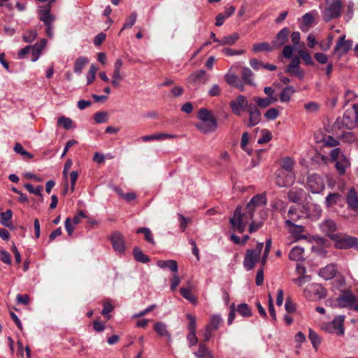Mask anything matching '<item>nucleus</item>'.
<instances>
[{
	"label": "nucleus",
	"mask_w": 358,
	"mask_h": 358,
	"mask_svg": "<svg viewBox=\"0 0 358 358\" xmlns=\"http://www.w3.org/2000/svg\"><path fill=\"white\" fill-rule=\"evenodd\" d=\"M111 243L115 251L124 252L125 250L124 241L122 234L119 232L114 233L111 236Z\"/></svg>",
	"instance_id": "obj_21"
},
{
	"label": "nucleus",
	"mask_w": 358,
	"mask_h": 358,
	"mask_svg": "<svg viewBox=\"0 0 358 358\" xmlns=\"http://www.w3.org/2000/svg\"><path fill=\"white\" fill-rule=\"evenodd\" d=\"M133 255L134 259L138 262L143 264L148 263L150 260V257L145 255L142 250L138 248L135 247L133 250Z\"/></svg>",
	"instance_id": "obj_31"
},
{
	"label": "nucleus",
	"mask_w": 358,
	"mask_h": 358,
	"mask_svg": "<svg viewBox=\"0 0 358 358\" xmlns=\"http://www.w3.org/2000/svg\"><path fill=\"white\" fill-rule=\"evenodd\" d=\"M266 203V194H260L252 196L244 208L237 206L229 219L231 229L239 234L243 233L246 225L253 218L254 213Z\"/></svg>",
	"instance_id": "obj_1"
},
{
	"label": "nucleus",
	"mask_w": 358,
	"mask_h": 358,
	"mask_svg": "<svg viewBox=\"0 0 358 358\" xmlns=\"http://www.w3.org/2000/svg\"><path fill=\"white\" fill-rule=\"evenodd\" d=\"M264 243H258L255 249H248L243 260V266L247 271L252 270L261 258Z\"/></svg>",
	"instance_id": "obj_4"
},
{
	"label": "nucleus",
	"mask_w": 358,
	"mask_h": 358,
	"mask_svg": "<svg viewBox=\"0 0 358 358\" xmlns=\"http://www.w3.org/2000/svg\"><path fill=\"white\" fill-rule=\"evenodd\" d=\"M97 67L95 64H92L90 66L89 72L87 76V84L90 85L95 79Z\"/></svg>",
	"instance_id": "obj_54"
},
{
	"label": "nucleus",
	"mask_w": 358,
	"mask_h": 358,
	"mask_svg": "<svg viewBox=\"0 0 358 358\" xmlns=\"http://www.w3.org/2000/svg\"><path fill=\"white\" fill-rule=\"evenodd\" d=\"M154 331L160 337H164L168 342L171 341V334L169 331L167 325L162 322H157L153 326Z\"/></svg>",
	"instance_id": "obj_20"
},
{
	"label": "nucleus",
	"mask_w": 358,
	"mask_h": 358,
	"mask_svg": "<svg viewBox=\"0 0 358 358\" xmlns=\"http://www.w3.org/2000/svg\"><path fill=\"white\" fill-rule=\"evenodd\" d=\"M50 5H45L40 7V9L38 10L39 20L43 22L45 26L52 24L55 19V16L50 14Z\"/></svg>",
	"instance_id": "obj_14"
},
{
	"label": "nucleus",
	"mask_w": 358,
	"mask_h": 358,
	"mask_svg": "<svg viewBox=\"0 0 358 358\" xmlns=\"http://www.w3.org/2000/svg\"><path fill=\"white\" fill-rule=\"evenodd\" d=\"M243 82L249 85H255L253 82L254 73L248 67H243L241 72Z\"/></svg>",
	"instance_id": "obj_32"
},
{
	"label": "nucleus",
	"mask_w": 358,
	"mask_h": 358,
	"mask_svg": "<svg viewBox=\"0 0 358 358\" xmlns=\"http://www.w3.org/2000/svg\"><path fill=\"white\" fill-rule=\"evenodd\" d=\"M158 267L161 268H169L173 273H178V266L176 260H159L157 262Z\"/></svg>",
	"instance_id": "obj_28"
},
{
	"label": "nucleus",
	"mask_w": 358,
	"mask_h": 358,
	"mask_svg": "<svg viewBox=\"0 0 358 358\" xmlns=\"http://www.w3.org/2000/svg\"><path fill=\"white\" fill-rule=\"evenodd\" d=\"M187 318L189 320V324L187 325V329L189 331H196V319L194 316L191 314H187Z\"/></svg>",
	"instance_id": "obj_61"
},
{
	"label": "nucleus",
	"mask_w": 358,
	"mask_h": 358,
	"mask_svg": "<svg viewBox=\"0 0 358 358\" xmlns=\"http://www.w3.org/2000/svg\"><path fill=\"white\" fill-rule=\"evenodd\" d=\"M108 113L106 112H97L94 114V121L98 123H104L107 121Z\"/></svg>",
	"instance_id": "obj_60"
},
{
	"label": "nucleus",
	"mask_w": 358,
	"mask_h": 358,
	"mask_svg": "<svg viewBox=\"0 0 358 358\" xmlns=\"http://www.w3.org/2000/svg\"><path fill=\"white\" fill-rule=\"evenodd\" d=\"M263 225V222L252 221L250 224L248 231L250 234H252L259 229Z\"/></svg>",
	"instance_id": "obj_63"
},
{
	"label": "nucleus",
	"mask_w": 358,
	"mask_h": 358,
	"mask_svg": "<svg viewBox=\"0 0 358 358\" xmlns=\"http://www.w3.org/2000/svg\"><path fill=\"white\" fill-rule=\"evenodd\" d=\"M289 30L287 27L282 29L276 35L275 39L272 41V45L274 49H278L283 46L288 40Z\"/></svg>",
	"instance_id": "obj_16"
},
{
	"label": "nucleus",
	"mask_w": 358,
	"mask_h": 358,
	"mask_svg": "<svg viewBox=\"0 0 358 358\" xmlns=\"http://www.w3.org/2000/svg\"><path fill=\"white\" fill-rule=\"evenodd\" d=\"M196 128L203 134H210L214 132L217 127V120H208V122H201L196 124Z\"/></svg>",
	"instance_id": "obj_18"
},
{
	"label": "nucleus",
	"mask_w": 358,
	"mask_h": 358,
	"mask_svg": "<svg viewBox=\"0 0 358 358\" xmlns=\"http://www.w3.org/2000/svg\"><path fill=\"white\" fill-rule=\"evenodd\" d=\"M327 292V289L317 283L309 284L303 290L304 296L310 301L325 298Z\"/></svg>",
	"instance_id": "obj_6"
},
{
	"label": "nucleus",
	"mask_w": 358,
	"mask_h": 358,
	"mask_svg": "<svg viewBox=\"0 0 358 358\" xmlns=\"http://www.w3.org/2000/svg\"><path fill=\"white\" fill-rule=\"evenodd\" d=\"M12 215H13V213H12L11 210H7L5 212L1 213H0L1 224L7 227H10L8 222L11 219Z\"/></svg>",
	"instance_id": "obj_44"
},
{
	"label": "nucleus",
	"mask_w": 358,
	"mask_h": 358,
	"mask_svg": "<svg viewBox=\"0 0 358 358\" xmlns=\"http://www.w3.org/2000/svg\"><path fill=\"white\" fill-rule=\"evenodd\" d=\"M294 164V162L290 157H285L281 160V168L278 170H284L288 172H294L293 171V166Z\"/></svg>",
	"instance_id": "obj_38"
},
{
	"label": "nucleus",
	"mask_w": 358,
	"mask_h": 358,
	"mask_svg": "<svg viewBox=\"0 0 358 358\" xmlns=\"http://www.w3.org/2000/svg\"><path fill=\"white\" fill-rule=\"evenodd\" d=\"M187 340L189 347L196 345L198 343V338L196 335V331H189L187 335Z\"/></svg>",
	"instance_id": "obj_62"
},
{
	"label": "nucleus",
	"mask_w": 358,
	"mask_h": 358,
	"mask_svg": "<svg viewBox=\"0 0 358 358\" xmlns=\"http://www.w3.org/2000/svg\"><path fill=\"white\" fill-rule=\"evenodd\" d=\"M136 19H137V13H136V12L134 11V12L131 13V15L128 17V18H127V20H126L125 22L124 23L123 27L121 29L119 34H120V33L124 29L131 28L134 25V24L136 23Z\"/></svg>",
	"instance_id": "obj_39"
},
{
	"label": "nucleus",
	"mask_w": 358,
	"mask_h": 358,
	"mask_svg": "<svg viewBox=\"0 0 358 358\" xmlns=\"http://www.w3.org/2000/svg\"><path fill=\"white\" fill-rule=\"evenodd\" d=\"M305 192L301 188L293 187L287 194L288 199L293 203H297L303 197Z\"/></svg>",
	"instance_id": "obj_25"
},
{
	"label": "nucleus",
	"mask_w": 358,
	"mask_h": 358,
	"mask_svg": "<svg viewBox=\"0 0 358 358\" xmlns=\"http://www.w3.org/2000/svg\"><path fill=\"white\" fill-rule=\"evenodd\" d=\"M320 228L322 231L332 240L337 238V234H335L337 226L336 222L332 220H327L321 223Z\"/></svg>",
	"instance_id": "obj_15"
},
{
	"label": "nucleus",
	"mask_w": 358,
	"mask_h": 358,
	"mask_svg": "<svg viewBox=\"0 0 358 358\" xmlns=\"http://www.w3.org/2000/svg\"><path fill=\"white\" fill-rule=\"evenodd\" d=\"M13 150L16 153L20 154L24 157H27L29 159L33 158V155L24 150L22 145L20 143H16L15 144Z\"/></svg>",
	"instance_id": "obj_52"
},
{
	"label": "nucleus",
	"mask_w": 358,
	"mask_h": 358,
	"mask_svg": "<svg viewBox=\"0 0 358 358\" xmlns=\"http://www.w3.org/2000/svg\"><path fill=\"white\" fill-rule=\"evenodd\" d=\"M346 202L348 207L355 210H358V195L354 188H351L346 196Z\"/></svg>",
	"instance_id": "obj_22"
},
{
	"label": "nucleus",
	"mask_w": 358,
	"mask_h": 358,
	"mask_svg": "<svg viewBox=\"0 0 358 358\" xmlns=\"http://www.w3.org/2000/svg\"><path fill=\"white\" fill-rule=\"evenodd\" d=\"M307 187L313 194H319L324 189L323 178L317 174H312L308 177Z\"/></svg>",
	"instance_id": "obj_11"
},
{
	"label": "nucleus",
	"mask_w": 358,
	"mask_h": 358,
	"mask_svg": "<svg viewBox=\"0 0 358 358\" xmlns=\"http://www.w3.org/2000/svg\"><path fill=\"white\" fill-rule=\"evenodd\" d=\"M285 225L289 227V232L297 237V239L305 238L304 236L301 235V234L304 231L303 226L296 224L291 220H285Z\"/></svg>",
	"instance_id": "obj_23"
},
{
	"label": "nucleus",
	"mask_w": 358,
	"mask_h": 358,
	"mask_svg": "<svg viewBox=\"0 0 358 358\" xmlns=\"http://www.w3.org/2000/svg\"><path fill=\"white\" fill-rule=\"evenodd\" d=\"M308 338L311 341V343L315 349H317L318 345L320 344V339L315 331L309 329Z\"/></svg>",
	"instance_id": "obj_48"
},
{
	"label": "nucleus",
	"mask_w": 358,
	"mask_h": 358,
	"mask_svg": "<svg viewBox=\"0 0 358 358\" xmlns=\"http://www.w3.org/2000/svg\"><path fill=\"white\" fill-rule=\"evenodd\" d=\"M222 320L220 315H214L211 317L210 322L207 325L208 327H210V329H213V331L217 330L220 324L222 323Z\"/></svg>",
	"instance_id": "obj_42"
},
{
	"label": "nucleus",
	"mask_w": 358,
	"mask_h": 358,
	"mask_svg": "<svg viewBox=\"0 0 358 358\" xmlns=\"http://www.w3.org/2000/svg\"><path fill=\"white\" fill-rule=\"evenodd\" d=\"M337 273V267L335 264H329L326 266L320 269L318 274L324 280H331L334 278Z\"/></svg>",
	"instance_id": "obj_17"
},
{
	"label": "nucleus",
	"mask_w": 358,
	"mask_h": 358,
	"mask_svg": "<svg viewBox=\"0 0 358 358\" xmlns=\"http://www.w3.org/2000/svg\"><path fill=\"white\" fill-rule=\"evenodd\" d=\"M316 13V11H311L309 13H307L304 14L302 17L303 24L306 26H310L311 25L315 20V16L314 13Z\"/></svg>",
	"instance_id": "obj_55"
},
{
	"label": "nucleus",
	"mask_w": 358,
	"mask_h": 358,
	"mask_svg": "<svg viewBox=\"0 0 358 358\" xmlns=\"http://www.w3.org/2000/svg\"><path fill=\"white\" fill-rule=\"evenodd\" d=\"M344 315H338L331 322L327 323L324 326V329L329 333L342 336L344 334Z\"/></svg>",
	"instance_id": "obj_7"
},
{
	"label": "nucleus",
	"mask_w": 358,
	"mask_h": 358,
	"mask_svg": "<svg viewBox=\"0 0 358 358\" xmlns=\"http://www.w3.org/2000/svg\"><path fill=\"white\" fill-rule=\"evenodd\" d=\"M122 64L123 62L121 59H117L114 64V71L112 75L111 83L115 87L120 86V83L122 79L120 73Z\"/></svg>",
	"instance_id": "obj_19"
},
{
	"label": "nucleus",
	"mask_w": 358,
	"mask_h": 358,
	"mask_svg": "<svg viewBox=\"0 0 358 358\" xmlns=\"http://www.w3.org/2000/svg\"><path fill=\"white\" fill-rule=\"evenodd\" d=\"M311 280L310 275H302L299 278L293 279V282L299 287H302L305 283L309 282Z\"/></svg>",
	"instance_id": "obj_58"
},
{
	"label": "nucleus",
	"mask_w": 358,
	"mask_h": 358,
	"mask_svg": "<svg viewBox=\"0 0 358 358\" xmlns=\"http://www.w3.org/2000/svg\"><path fill=\"white\" fill-rule=\"evenodd\" d=\"M341 197V195L338 193H330L326 197L325 204L327 208H330L331 206L336 204L338 199Z\"/></svg>",
	"instance_id": "obj_43"
},
{
	"label": "nucleus",
	"mask_w": 358,
	"mask_h": 358,
	"mask_svg": "<svg viewBox=\"0 0 358 358\" xmlns=\"http://www.w3.org/2000/svg\"><path fill=\"white\" fill-rule=\"evenodd\" d=\"M300 60L298 57L292 58L290 64L288 65L287 72H291V71L299 68Z\"/></svg>",
	"instance_id": "obj_64"
},
{
	"label": "nucleus",
	"mask_w": 358,
	"mask_h": 358,
	"mask_svg": "<svg viewBox=\"0 0 358 358\" xmlns=\"http://www.w3.org/2000/svg\"><path fill=\"white\" fill-rule=\"evenodd\" d=\"M279 115V110L275 108L268 109L265 113L264 117L268 120H273Z\"/></svg>",
	"instance_id": "obj_57"
},
{
	"label": "nucleus",
	"mask_w": 358,
	"mask_h": 358,
	"mask_svg": "<svg viewBox=\"0 0 358 358\" xmlns=\"http://www.w3.org/2000/svg\"><path fill=\"white\" fill-rule=\"evenodd\" d=\"M224 79L228 85L239 89L241 92L244 90V86L236 75L234 73H227L224 76Z\"/></svg>",
	"instance_id": "obj_24"
},
{
	"label": "nucleus",
	"mask_w": 358,
	"mask_h": 358,
	"mask_svg": "<svg viewBox=\"0 0 358 358\" xmlns=\"http://www.w3.org/2000/svg\"><path fill=\"white\" fill-rule=\"evenodd\" d=\"M194 355L196 358H214L208 348L203 343H199L198 350L194 352Z\"/></svg>",
	"instance_id": "obj_29"
},
{
	"label": "nucleus",
	"mask_w": 358,
	"mask_h": 358,
	"mask_svg": "<svg viewBox=\"0 0 358 358\" xmlns=\"http://www.w3.org/2000/svg\"><path fill=\"white\" fill-rule=\"evenodd\" d=\"M137 234H143L145 236V239L147 242L155 245V242L152 237V234L150 229L147 227H141L137 229L136 231Z\"/></svg>",
	"instance_id": "obj_41"
},
{
	"label": "nucleus",
	"mask_w": 358,
	"mask_h": 358,
	"mask_svg": "<svg viewBox=\"0 0 358 358\" xmlns=\"http://www.w3.org/2000/svg\"><path fill=\"white\" fill-rule=\"evenodd\" d=\"M343 3L341 0H325V7L322 10V17L329 22L341 15Z\"/></svg>",
	"instance_id": "obj_3"
},
{
	"label": "nucleus",
	"mask_w": 358,
	"mask_h": 358,
	"mask_svg": "<svg viewBox=\"0 0 358 358\" xmlns=\"http://www.w3.org/2000/svg\"><path fill=\"white\" fill-rule=\"evenodd\" d=\"M304 250L301 247L295 246L289 252V259L292 261H301L303 260V255Z\"/></svg>",
	"instance_id": "obj_30"
},
{
	"label": "nucleus",
	"mask_w": 358,
	"mask_h": 358,
	"mask_svg": "<svg viewBox=\"0 0 358 358\" xmlns=\"http://www.w3.org/2000/svg\"><path fill=\"white\" fill-rule=\"evenodd\" d=\"M336 247L339 249L355 248L358 250V238L348 235L337 236L334 239Z\"/></svg>",
	"instance_id": "obj_8"
},
{
	"label": "nucleus",
	"mask_w": 358,
	"mask_h": 358,
	"mask_svg": "<svg viewBox=\"0 0 358 358\" xmlns=\"http://www.w3.org/2000/svg\"><path fill=\"white\" fill-rule=\"evenodd\" d=\"M236 8L233 6H230L228 8H226L225 11L222 13H219L216 16V22L215 25L217 27H220L224 24V20L231 17L235 12Z\"/></svg>",
	"instance_id": "obj_27"
},
{
	"label": "nucleus",
	"mask_w": 358,
	"mask_h": 358,
	"mask_svg": "<svg viewBox=\"0 0 358 358\" xmlns=\"http://www.w3.org/2000/svg\"><path fill=\"white\" fill-rule=\"evenodd\" d=\"M271 248V239H268L266 241V245H265V248H264V251L263 255H262V258H260L261 264H262V266H264L265 265L266 262L267 257H268V256L269 255Z\"/></svg>",
	"instance_id": "obj_49"
},
{
	"label": "nucleus",
	"mask_w": 358,
	"mask_h": 358,
	"mask_svg": "<svg viewBox=\"0 0 358 358\" xmlns=\"http://www.w3.org/2000/svg\"><path fill=\"white\" fill-rule=\"evenodd\" d=\"M322 142L324 146L334 148L339 145V141L331 136H326L323 138Z\"/></svg>",
	"instance_id": "obj_53"
},
{
	"label": "nucleus",
	"mask_w": 358,
	"mask_h": 358,
	"mask_svg": "<svg viewBox=\"0 0 358 358\" xmlns=\"http://www.w3.org/2000/svg\"><path fill=\"white\" fill-rule=\"evenodd\" d=\"M240 38L238 33H233L231 35L225 36L221 38V45H233Z\"/></svg>",
	"instance_id": "obj_36"
},
{
	"label": "nucleus",
	"mask_w": 358,
	"mask_h": 358,
	"mask_svg": "<svg viewBox=\"0 0 358 358\" xmlns=\"http://www.w3.org/2000/svg\"><path fill=\"white\" fill-rule=\"evenodd\" d=\"M262 136L258 139L257 143L259 144H264L269 142L272 138L271 133L266 129L261 131Z\"/></svg>",
	"instance_id": "obj_46"
},
{
	"label": "nucleus",
	"mask_w": 358,
	"mask_h": 358,
	"mask_svg": "<svg viewBox=\"0 0 358 358\" xmlns=\"http://www.w3.org/2000/svg\"><path fill=\"white\" fill-rule=\"evenodd\" d=\"M331 159L335 162V167L340 175H344L346 172V169L350 165V161L348 157L341 152V149L336 148L333 149L329 154Z\"/></svg>",
	"instance_id": "obj_5"
},
{
	"label": "nucleus",
	"mask_w": 358,
	"mask_h": 358,
	"mask_svg": "<svg viewBox=\"0 0 358 358\" xmlns=\"http://www.w3.org/2000/svg\"><path fill=\"white\" fill-rule=\"evenodd\" d=\"M336 278L333 282L334 286L336 289H341L345 285V278L342 274L336 275Z\"/></svg>",
	"instance_id": "obj_56"
},
{
	"label": "nucleus",
	"mask_w": 358,
	"mask_h": 358,
	"mask_svg": "<svg viewBox=\"0 0 358 358\" xmlns=\"http://www.w3.org/2000/svg\"><path fill=\"white\" fill-rule=\"evenodd\" d=\"M288 217L289 219L287 220H291L294 223V222L298 221L301 217V215L298 213L296 207L291 206L288 210Z\"/></svg>",
	"instance_id": "obj_51"
},
{
	"label": "nucleus",
	"mask_w": 358,
	"mask_h": 358,
	"mask_svg": "<svg viewBox=\"0 0 358 358\" xmlns=\"http://www.w3.org/2000/svg\"><path fill=\"white\" fill-rule=\"evenodd\" d=\"M273 50H274V48L272 45V43L269 44L266 42L255 43L252 48V50L255 52H263V51L271 52Z\"/></svg>",
	"instance_id": "obj_37"
},
{
	"label": "nucleus",
	"mask_w": 358,
	"mask_h": 358,
	"mask_svg": "<svg viewBox=\"0 0 358 358\" xmlns=\"http://www.w3.org/2000/svg\"><path fill=\"white\" fill-rule=\"evenodd\" d=\"M277 97L276 96H271V97H266V98H262L259 96H255L253 98L254 102L257 104V107H259L262 108H265L268 107L271 103H275L277 101Z\"/></svg>",
	"instance_id": "obj_26"
},
{
	"label": "nucleus",
	"mask_w": 358,
	"mask_h": 358,
	"mask_svg": "<svg viewBox=\"0 0 358 358\" xmlns=\"http://www.w3.org/2000/svg\"><path fill=\"white\" fill-rule=\"evenodd\" d=\"M38 36L36 30L31 29L24 32L22 36L23 41L26 43H31L34 41Z\"/></svg>",
	"instance_id": "obj_45"
},
{
	"label": "nucleus",
	"mask_w": 358,
	"mask_h": 358,
	"mask_svg": "<svg viewBox=\"0 0 358 358\" xmlns=\"http://www.w3.org/2000/svg\"><path fill=\"white\" fill-rule=\"evenodd\" d=\"M236 310L243 317H248L252 315V310L247 303L238 304Z\"/></svg>",
	"instance_id": "obj_40"
},
{
	"label": "nucleus",
	"mask_w": 358,
	"mask_h": 358,
	"mask_svg": "<svg viewBox=\"0 0 358 358\" xmlns=\"http://www.w3.org/2000/svg\"><path fill=\"white\" fill-rule=\"evenodd\" d=\"M295 90L292 86H288L284 88L280 94V100L281 102L289 101L292 96L294 94Z\"/></svg>",
	"instance_id": "obj_34"
},
{
	"label": "nucleus",
	"mask_w": 358,
	"mask_h": 358,
	"mask_svg": "<svg viewBox=\"0 0 358 358\" xmlns=\"http://www.w3.org/2000/svg\"><path fill=\"white\" fill-rule=\"evenodd\" d=\"M295 180L294 172H288L284 170H278L276 171L275 183L278 187H285L293 184Z\"/></svg>",
	"instance_id": "obj_9"
},
{
	"label": "nucleus",
	"mask_w": 358,
	"mask_h": 358,
	"mask_svg": "<svg viewBox=\"0 0 358 358\" xmlns=\"http://www.w3.org/2000/svg\"><path fill=\"white\" fill-rule=\"evenodd\" d=\"M222 52L226 56H234V55H241L245 52L244 50H234L231 48H226L222 49Z\"/></svg>",
	"instance_id": "obj_59"
},
{
	"label": "nucleus",
	"mask_w": 358,
	"mask_h": 358,
	"mask_svg": "<svg viewBox=\"0 0 358 358\" xmlns=\"http://www.w3.org/2000/svg\"><path fill=\"white\" fill-rule=\"evenodd\" d=\"M337 306L340 308H348L353 310L355 303L357 302L355 295L350 291H345L336 299Z\"/></svg>",
	"instance_id": "obj_10"
},
{
	"label": "nucleus",
	"mask_w": 358,
	"mask_h": 358,
	"mask_svg": "<svg viewBox=\"0 0 358 358\" xmlns=\"http://www.w3.org/2000/svg\"><path fill=\"white\" fill-rule=\"evenodd\" d=\"M24 187L29 192L42 196L41 192L43 189V186L38 185L36 187H34L31 184L27 183L24 185Z\"/></svg>",
	"instance_id": "obj_50"
},
{
	"label": "nucleus",
	"mask_w": 358,
	"mask_h": 358,
	"mask_svg": "<svg viewBox=\"0 0 358 358\" xmlns=\"http://www.w3.org/2000/svg\"><path fill=\"white\" fill-rule=\"evenodd\" d=\"M89 63V60L87 57H79L76 59L73 67L74 72L80 74L81 73L83 68L86 64Z\"/></svg>",
	"instance_id": "obj_35"
},
{
	"label": "nucleus",
	"mask_w": 358,
	"mask_h": 358,
	"mask_svg": "<svg viewBox=\"0 0 358 358\" xmlns=\"http://www.w3.org/2000/svg\"><path fill=\"white\" fill-rule=\"evenodd\" d=\"M229 106L232 113L240 116L243 112L246 111L249 115L248 127H252L258 124L261 121V113L256 105L248 103L247 98L244 95H238L235 99L229 103Z\"/></svg>",
	"instance_id": "obj_2"
},
{
	"label": "nucleus",
	"mask_w": 358,
	"mask_h": 358,
	"mask_svg": "<svg viewBox=\"0 0 358 358\" xmlns=\"http://www.w3.org/2000/svg\"><path fill=\"white\" fill-rule=\"evenodd\" d=\"M352 41L345 40V36H341L334 47V52L338 53V57L345 55L352 48Z\"/></svg>",
	"instance_id": "obj_12"
},
{
	"label": "nucleus",
	"mask_w": 358,
	"mask_h": 358,
	"mask_svg": "<svg viewBox=\"0 0 358 358\" xmlns=\"http://www.w3.org/2000/svg\"><path fill=\"white\" fill-rule=\"evenodd\" d=\"M197 117L201 122H208V120L211 121L216 120V118L213 115L212 112L205 108L199 109Z\"/></svg>",
	"instance_id": "obj_33"
},
{
	"label": "nucleus",
	"mask_w": 358,
	"mask_h": 358,
	"mask_svg": "<svg viewBox=\"0 0 358 358\" xmlns=\"http://www.w3.org/2000/svg\"><path fill=\"white\" fill-rule=\"evenodd\" d=\"M57 124L59 126H62L65 129H69L72 127L73 122L69 117L61 116L57 119Z\"/></svg>",
	"instance_id": "obj_47"
},
{
	"label": "nucleus",
	"mask_w": 358,
	"mask_h": 358,
	"mask_svg": "<svg viewBox=\"0 0 358 358\" xmlns=\"http://www.w3.org/2000/svg\"><path fill=\"white\" fill-rule=\"evenodd\" d=\"M187 80L193 85L204 84L208 80L206 72L204 70L196 71L188 76Z\"/></svg>",
	"instance_id": "obj_13"
}]
</instances>
